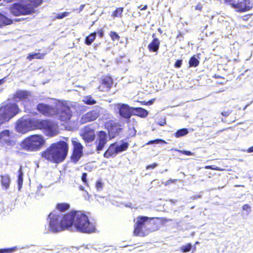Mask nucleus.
Wrapping results in <instances>:
<instances>
[{
    "label": "nucleus",
    "instance_id": "f257e3e1",
    "mask_svg": "<svg viewBox=\"0 0 253 253\" xmlns=\"http://www.w3.org/2000/svg\"><path fill=\"white\" fill-rule=\"evenodd\" d=\"M49 230L54 233L68 229L73 226L78 232L84 233L94 232L95 223L89 220L88 216L82 211H73L63 215L58 212L48 215Z\"/></svg>",
    "mask_w": 253,
    "mask_h": 253
},
{
    "label": "nucleus",
    "instance_id": "f03ea898",
    "mask_svg": "<svg viewBox=\"0 0 253 253\" xmlns=\"http://www.w3.org/2000/svg\"><path fill=\"white\" fill-rule=\"evenodd\" d=\"M68 151V146L67 143L60 141L52 143L44 151L41 153V156L50 162L58 164L65 160Z\"/></svg>",
    "mask_w": 253,
    "mask_h": 253
},
{
    "label": "nucleus",
    "instance_id": "7ed1b4c3",
    "mask_svg": "<svg viewBox=\"0 0 253 253\" xmlns=\"http://www.w3.org/2000/svg\"><path fill=\"white\" fill-rule=\"evenodd\" d=\"M19 111L17 104L12 102L10 99L3 103L0 108V125L9 121L15 116Z\"/></svg>",
    "mask_w": 253,
    "mask_h": 253
},
{
    "label": "nucleus",
    "instance_id": "20e7f679",
    "mask_svg": "<svg viewBox=\"0 0 253 253\" xmlns=\"http://www.w3.org/2000/svg\"><path fill=\"white\" fill-rule=\"evenodd\" d=\"M45 140L41 135L35 134L26 138L21 143L23 149L29 151H35L39 150L44 144Z\"/></svg>",
    "mask_w": 253,
    "mask_h": 253
},
{
    "label": "nucleus",
    "instance_id": "39448f33",
    "mask_svg": "<svg viewBox=\"0 0 253 253\" xmlns=\"http://www.w3.org/2000/svg\"><path fill=\"white\" fill-rule=\"evenodd\" d=\"M150 219L146 216H139L136 221L134 230L135 235L145 236L152 231L151 229V223Z\"/></svg>",
    "mask_w": 253,
    "mask_h": 253
},
{
    "label": "nucleus",
    "instance_id": "423d86ee",
    "mask_svg": "<svg viewBox=\"0 0 253 253\" xmlns=\"http://www.w3.org/2000/svg\"><path fill=\"white\" fill-rule=\"evenodd\" d=\"M36 129L43 130L44 133L48 136H53L57 134V126L52 121L48 120L36 119Z\"/></svg>",
    "mask_w": 253,
    "mask_h": 253
},
{
    "label": "nucleus",
    "instance_id": "0eeeda50",
    "mask_svg": "<svg viewBox=\"0 0 253 253\" xmlns=\"http://www.w3.org/2000/svg\"><path fill=\"white\" fill-rule=\"evenodd\" d=\"M55 115L61 121L66 122L71 119V111L66 102L57 101L55 104Z\"/></svg>",
    "mask_w": 253,
    "mask_h": 253
},
{
    "label": "nucleus",
    "instance_id": "6e6552de",
    "mask_svg": "<svg viewBox=\"0 0 253 253\" xmlns=\"http://www.w3.org/2000/svg\"><path fill=\"white\" fill-rule=\"evenodd\" d=\"M9 10L10 13L14 16L29 15L34 12L33 7L29 4H26V2L15 3L9 7Z\"/></svg>",
    "mask_w": 253,
    "mask_h": 253
},
{
    "label": "nucleus",
    "instance_id": "1a4fd4ad",
    "mask_svg": "<svg viewBox=\"0 0 253 253\" xmlns=\"http://www.w3.org/2000/svg\"><path fill=\"white\" fill-rule=\"evenodd\" d=\"M35 118H22L19 120L16 124V130L17 131L25 133L31 130L36 129Z\"/></svg>",
    "mask_w": 253,
    "mask_h": 253
},
{
    "label": "nucleus",
    "instance_id": "9d476101",
    "mask_svg": "<svg viewBox=\"0 0 253 253\" xmlns=\"http://www.w3.org/2000/svg\"><path fill=\"white\" fill-rule=\"evenodd\" d=\"M115 110L120 115L126 119H129L133 115V107H129L128 105L119 103L115 105Z\"/></svg>",
    "mask_w": 253,
    "mask_h": 253
},
{
    "label": "nucleus",
    "instance_id": "9b49d317",
    "mask_svg": "<svg viewBox=\"0 0 253 253\" xmlns=\"http://www.w3.org/2000/svg\"><path fill=\"white\" fill-rule=\"evenodd\" d=\"M239 12H244L250 10L253 7V3L250 0H237L234 1L232 5Z\"/></svg>",
    "mask_w": 253,
    "mask_h": 253
},
{
    "label": "nucleus",
    "instance_id": "f8f14e48",
    "mask_svg": "<svg viewBox=\"0 0 253 253\" xmlns=\"http://www.w3.org/2000/svg\"><path fill=\"white\" fill-rule=\"evenodd\" d=\"M74 151L71 156V160L74 164H76L83 155V146L76 140H73Z\"/></svg>",
    "mask_w": 253,
    "mask_h": 253
},
{
    "label": "nucleus",
    "instance_id": "ddd939ff",
    "mask_svg": "<svg viewBox=\"0 0 253 253\" xmlns=\"http://www.w3.org/2000/svg\"><path fill=\"white\" fill-rule=\"evenodd\" d=\"M15 142L11 139L8 130H4L0 133V146H13Z\"/></svg>",
    "mask_w": 253,
    "mask_h": 253
},
{
    "label": "nucleus",
    "instance_id": "4468645a",
    "mask_svg": "<svg viewBox=\"0 0 253 253\" xmlns=\"http://www.w3.org/2000/svg\"><path fill=\"white\" fill-rule=\"evenodd\" d=\"M37 108L41 113L46 116L54 115L56 112L55 107L43 103L38 104Z\"/></svg>",
    "mask_w": 253,
    "mask_h": 253
},
{
    "label": "nucleus",
    "instance_id": "2eb2a0df",
    "mask_svg": "<svg viewBox=\"0 0 253 253\" xmlns=\"http://www.w3.org/2000/svg\"><path fill=\"white\" fill-rule=\"evenodd\" d=\"M107 141V135L105 131H100L98 134L97 138L95 141L96 150L99 152L102 150Z\"/></svg>",
    "mask_w": 253,
    "mask_h": 253
},
{
    "label": "nucleus",
    "instance_id": "dca6fc26",
    "mask_svg": "<svg viewBox=\"0 0 253 253\" xmlns=\"http://www.w3.org/2000/svg\"><path fill=\"white\" fill-rule=\"evenodd\" d=\"M31 96V93L26 90H17L13 94L12 100L10 99L12 102L13 101L16 102L20 100H26Z\"/></svg>",
    "mask_w": 253,
    "mask_h": 253
},
{
    "label": "nucleus",
    "instance_id": "f3484780",
    "mask_svg": "<svg viewBox=\"0 0 253 253\" xmlns=\"http://www.w3.org/2000/svg\"><path fill=\"white\" fill-rule=\"evenodd\" d=\"M113 84V80L110 77H104L101 79V84L99 86L100 91H108Z\"/></svg>",
    "mask_w": 253,
    "mask_h": 253
},
{
    "label": "nucleus",
    "instance_id": "a211bd4d",
    "mask_svg": "<svg viewBox=\"0 0 253 253\" xmlns=\"http://www.w3.org/2000/svg\"><path fill=\"white\" fill-rule=\"evenodd\" d=\"M82 136L85 142L89 143L92 141L94 139V131L90 128L85 127L84 129V132L82 134Z\"/></svg>",
    "mask_w": 253,
    "mask_h": 253
},
{
    "label": "nucleus",
    "instance_id": "6ab92c4d",
    "mask_svg": "<svg viewBox=\"0 0 253 253\" xmlns=\"http://www.w3.org/2000/svg\"><path fill=\"white\" fill-rule=\"evenodd\" d=\"M98 116V112L96 111L93 110L90 111L82 116L81 122L82 123L84 124L88 122L93 121L95 120Z\"/></svg>",
    "mask_w": 253,
    "mask_h": 253
},
{
    "label": "nucleus",
    "instance_id": "aec40b11",
    "mask_svg": "<svg viewBox=\"0 0 253 253\" xmlns=\"http://www.w3.org/2000/svg\"><path fill=\"white\" fill-rule=\"evenodd\" d=\"M118 154L116 149V143H113L108 148L107 150L104 153V157L108 158L110 157L113 156Z\"/></svg>",
    "mask_w": 253,
    "mask_h": 253
},
{
    "label": "nucleus",
    "instance_id": "412c9836",
    "mask_svg": "<svg viewBox=\"0 0 253 253\" xmlns=\"http://www.w3.org/2000/svg\"><path fill=\"white\" fill-rule=\"evenodd\" d=\"M160 41L157 38H154L148 45V48L151 52H157L160 46Z\"/></svg>",
    "mask_w": 253,
    "mask_h": 253
},
{
    "label": "nucleus",
    "instance_id": "4be33fe9",
    "mask_svg": "<svg viewBox=\"0 0 253 253\" xmlns=\"http://www.w3.org/2000/svg\"><path fill=\"white\" fill-rule=\"evenodd\" d=\"M1 183L4 188L6 190L9 188V184L10 183V178L8 174L1 175Z\"/></svg>",
    "mask_w": 253,
    "mask_h": 253
},
{
    "label": "nucleus",
    "instance_id": "5701e85b",
    "mask_svg": "<svg viewBox=\"0 0 253 253\" xmlns=\"http://www.w3.org/2000/svg\"><path fill=\"white\" fill-rule=\"evenodd\" d=\"M12 23V20L0 13V28H2L6 25H10Z\"/></svg>",
    "mask_w": 253,
    "mask_h": 253
},
{
    "label": "nucleus",
    "instance_id": "b1692460",
    "mask_svg": "<svg viewBox=\"0 0 253 253\" xmlns=\"http://www.w3.org/2000/svg\"><path fill=\"white\" fill-rule=\"evenodd\" d=\"M133 115H137L141 117H145L148 115L147 111L142 108H134Z\"/></svg>",
    "mask_w": 253,
    "mask_h": 253
},
{
    "label": "nucleus",
    "instance_id": "393cba45",
    "mask_svg": "<svg viewBox=\"0 0 253 253\" xmlns=\"http://www.w3.org/2000/svg\"><path fill=\"white\" fill-rule=\"evenodd\" d=\"M121 129V128H119L116 126H111L108 129L109 136L111 138H114L117 134L119 133Z\"/></svg>",
    "mask_w": 253,
    "mask_h": 253
},
{
    "label": "nucleus",
    "instance_id": "a878e982",
    "mask_svg": "<svg viewBox=\"0 0 253 253\" xmlns=\"http://www.w3.org/2000/svg\"><path fill=\"white\" fill-rule=\"evenodd\" d=\"M18 176L17 179V183L18 186V190H20L21 188L22 187L23 182V172L22 170L21 167L18 170Z\"/></svg>",
    "mask_w": 253,
    "mask_h": 253
},
{
    "label": "nucleus",
    "instance_id": "bb28decb",
    "mask_svg": "<svg viewBox=\"0 0 253 253\" xmlns=\"http://www.w3.org/2000/svg\"><path fill=\"white\" fill-rule=\"evenodd\" d=\"M45 54L43 53H30L27 56V59L30 60H32L34 59H43L44 57Z\"/></svg>",
    "mask_w": 253,
    "mask_h": 253
},
{
    "label": "nucleus",
    "instance_id": "cd10ccee",
    "mask_svg": "<svg viewBox=\"0 0 253 253\" xmlns=\"http://www.w3.org/2000/svg\"><path fill=\"white\" fill-rule=\"evenodd\" d=\"M56 207H57V210L59 211H54L53 212H58L60 213L61 214H62L60 211H64L68 210L70 206L68 204L61 203V204H57ZM53 213V212H51L50 213Z\"/></svg>",
    "mask_w": 253,
    "mask_h": 253
},
{
    "label": "nucleus",
    "instance_id": "c85d7f7f",
    "mask_svg": "<svg viewBox=\"0 0 253 253\" xmlns=\"http://www.w3.org/2000/svg\"><path fill=\"white\" fill-rule=\"evenodd\" d=\"M96 37L95 32L90 34L88 36L86 37L85 39V43L86 45H90L95 40Z\"/></svg>",
    "mask_w": 253,
    "mask_h": 253
},
{
    "label": "nucleus",
    "instance_id": "c756f323",
    "mask_svg": "<svg viewBox=\"0 0 253 253\" xmlns=\"http://www.w3.org/2000/svg\"><path fill=\"white\" fill-rule=\"evenodd\" d=\"M128 147V144L127 142H123L121 144H116V149L118 152V154L126 150Z\"/></svg>",
    "mask_w": 253,
    "mask_h": 253
},
{
    "label": "nucleus",
    "instance_id": "7c9ffc66",
    "mask_svg": "<svg viewBox=\"0 0 253 253\" xmlns=\"http://www.w3.org/2000/svg\"><path fill=\"white\" fill-rule=\"evenodd\" d=\"M42 2V0H27L26 3L29 4L31 6H32L35 10V8L39 6Z\"/></svg>",
    "mask_w": 253,
    "mask_h": 253
},
{
    "label": "nucleus",
    "instance_id": "2f4dec72",
    "mask_svg": "<svg viewBox=\"0 0 253 253\" xmlns=\"http://www.w3.org/2000/svg\"><path fill=\"white\" fill-rule=\"evenodd\" d=\"M83 101L88 105H93L96 103V101L90 95L84 97Z\"/></svg>",
    "mask_w": 253,
    "mask_h": 253
},
{
    "label": "nucleus",
    "instance_id": "473e14b6",
    "mask_svg": "<svg viewBox=\"0 0 253 253\" xmlns=\"http://www.w3.org/2000/svg\"><path fill=\"white\" fill-rule=\"evenodd\" d=\"M189 67H196L198 66L199 64V61L195 56H192L189 61Z\"/></svg>",
    "mask_w": 253,
    "mask_h": 253
},
{
    "label": "nucleus",
    "instance_id": "72a5a7b5",
    "mask_svg": "<svg viewBox=\"0 0 253 253\" xmlns=\"http://www.w3.org/2000/svg\"><path fill=\"white\" fill-rule=\"evenodd\" d=\"M188 130L187 128H182L177 130L175 134L176 137H180L188 134Z\"/></svg>",
    "mask_w": 253,
    "mask_h": 253
},
{
    "label": "nucleus",
    "instance_id": "f704fd0d",
    "mask_svg": "<svg viewBox=\"0 0 253 253\" xmlns=\"http://www.w3.org/2000/svg\"><path fill=\"white\" fill-rule=\"evenodd\" d=\"M123 8L119 7L117 8L112 14V16L114 17H122V13L123 12Z\"/></svg>",
    "mask_w": 253,
    "mask_h": 253
},
{
    "label": "nucleus",
    "instance_id": "c9c22d12",
    "mask_svg": "<svg viewBox=\"0 0 253 253\" xmlns=\"http://www.w3.org/2000/svg\"><path fill=\"white\" fill-rule=\"evenodd\" d=\"M19 248H18L16 246L14 247L13 248L5 249H0V253H12L16 250H17Z\"/></svg>",
    "mask_w": 253,
    "mask_h": 253
},
{
    "label": "nucleus",
    "instance_id": "e433bc0d",
    "mask_svg": "<svg viewBox=\"0 0 253 253\" xmlns=\"http://www.w3.org/2000/svg\"><path fill=\"white\" fill-rule=\"evenodd\" d=\"M159 143H166V142L162 139H156L155 140H151L149 141L147 144H159Z\"/></svg>",
    "mask_w": 253,
    "mask_h": 253
},
{
    "label": "nucleus",
    "instance_id": "4c0bfd02",
    "mask_svg": "<svg viewBox=\"0 0 253 253\" xmlns=\"http://www.w3.org/2000/svg\"><path fill=\"white\" fill-rule=\"evenodd\" d=\"M110 36L113 41L119 40L120 39V36L115 32H111Z\"/></svg>",
    "mask_w": 253,
    "mask_h": 253
},
{
    "label": "nucleus",
    "instance_id": "58836bf2",
    "mask_svg": "<svg viewBox=\"0 0 253 253\" xmlns=\"http://www.w3.org/2000/svg\"><path fill=\"white\" fill-rule=\"evenodd\" d=\"M192 248V246L190 244H189L186 246L182 247V250L183 252H189Z\"/></svg>",
    "mask_w": 253,
    "mask_h": 253
},
{
    "label": "nucleus",
    "instance_id": "ea45409f",
    "mask_svg": "<svg viewBox=\"0 0 253 253\" xmlns=\"http://www.w3.org/2000/svg\"><path fill=\"white\" fill-rule=\"evenodd\" d=\"M243 210L247 211V215H248L251 211V207L248 204H246L243 206Z\"/></svg>",
    "mask_w": 253,
    "mask_h": 253
},
{
    "label": "nucleus",
    "instance_id": "a19ab883",
    "mask_svg": "<svg viewBox=\"0 0 253 253\" xmlns=\"http://www.w3.org/2000/svg\"><path fill=\"white\" fill-rule=\"evenodd\" d=\"M69 13L68 12H65L61 14H58L56 16V18L58 19H62L65 17L69 15Z\"/></svg>",
    "mask_w": 253,
    "mask_h": 253
},
{
    "label": "nucleus",
    "instance_id": "79ce46f5",
    "mask_svg": "<svg viewBox=\"0 0 253 253\" xmlns=\"http://www.w3.org/2000/svg\"><path fill=\"white\" fill-rule=\"evenodd\" d=\"M96 188H97V190H101L103 188L102 183L100 181H97L96 183Z\"/></svg>",
    "mask_w": 253,
    "mask_h": 253
},
{
    "label": "nucleus",
    "instance_id": "37998d69",
    "mask_svg": "<svg viewBox=\"0 0 253 253\" xmlns=\"http://www.w3.org/2000/svg\"><path fill=\"white\" fill-rule=\"evenodd\" d=\"M177 151L183 154L188 155V156H191L193 154L191 152H190L189 151H186V150H177Z\"/></svg>",
    "mask_w": 253,
    "mask_h": 253
},
{
    "label": "nucleus",
    "instance_id": "c03bdc74",
    "mask_svg": "<svg viewBox=\"0 0 253 253\" xmlns=\"http://www.w3.org/2000/svg\"><path fill=\"white\" fill-rule=\"evenodd\" d=\"M182 60H177L174 64L175 67L178 68H180L182 65Z\"/></svg>",
    "mask_w": 253,
    "mask_h": 253
},
{
    "label": "nucleus",
    "instance_id": "a18cd8bd",
    "mask_svg": "<svg viewBox=\"0 0 253 253\" xmlns=\"http://www.w3.org/2000/svg\"><path fill=\"white\" fill-rule=\"evenodd\" d=\"M157 123L160 126H163L166 123V120L165 119H161L160 120L158 121Z\"/></svg>",
    "mask_w": 253,
    "mask_h": 253
},
{
    "label": "nucleus",
    "instance_id": "49530a36",
    "mask_svg": "<svg viewBox=\"0 0 253 253\" xmlns=\"http://www.w3.org/2000/svg\"><path fill=\"white\" fill-rule=\"evenodd\" d=\"M176 180H177L176 179H170L169 180L167 181L165 183V185L166 186L169 185L170 184H171L172 183H174V182H176Z\"/></svg>",
    "mask_w": 253,
    "mask_h": 253
},
{
    "label": "nucleus",
    "instance_id": "de8ad7c7",
    "mask_svg": "<svg viewBox=\"0 0 253 253\" xmlns=\"http://www.w3.org/2000/svg\"><path fill=\"white\" fill-rule=\"evenodd\" d=\"M86 178H87L86 173H84L82 176V180L84 183H86L87 182Z\"/></svg>",
    "mask_w": 253,
    "mask_h": 253
},
{
    "label": "nucleus",
    "instance_id": "09e8293b",
    "mask_svg": "<svg viewBox=\"0 0 253 253\" xmlns=\"http://www.w3.org/2000/svg\"><path fill=\"white\" fill-rule=\"evenodd\" d=\"M231 113V111L230 110L225 111H223L221 112V115L223 116L227 117V116H228Z\"/></svg>",
    "mask_w": 253,
    "mask_h": 253
},
{
    "label": "nucleus",
    "instance_id": "8fccbe9b",
    "mask_svg": "<svg viewBox=\"0 0 253 253\" xmlns=\"http://www.w3.org/2000/svg\"><path fill=\"white\" fill-rule=\"evenodd\" d=\"M157 164H156V163H154L152 165H148L147 167H146V169H153L154 168H155L157 166Z\"/></svg>",
    "mask_w": 253,
    "mask_h": 253
},
{
    "label": "nucleus",
    "instance_id": "3c124183",
    "mask_svg": "<svg viewBox=\"0 0 253 253\" xmlns=\"http://www.w3.org/2000/svg\"><path fill=\"white\" fill-rule=\"evenodd\" d=\"M201 197V195H195V196H192L191 198V200H194L195 199H197L198 198H200Z\"/></svg>",
    "mask_w": 253,
    "mask_h": 253
},
{
    "label": "nucleus",
    "instance_id": "603ef678",
    "mask_svg": "<svg viewBox=\"0 0 253 253\" xmlns=\"http://www.w3.org/2000/svg\"><path fill=\"white\" fill-rule=\"evenodd\" d=\"M98 34L100 36V37L102 38L103 37V35H104V32L102 30H100L98 32Z\"/></svg>",
    "mask_w": 253,
    "mask_h": 253
},
{
    "label": "nucleus",
    "instance_id": "864d4df0",
    "mask_svg": "<svg viewBox=\"0 0 253 253\" xmlns=\"http://www.w3.org/2000/svg\"><path fill=\"white\" fill-rule=\"evenodd\" d=\"M6 78H4L0 80V85L3 84L5 82Z\"/></svg>",
    "mask_w": 253,
    "mask_h": 253
},
{
    "label": "nucleus",
    "instance_id": "5fc2aeb1",
    "mask_svg": "<svg viewBox=\"0 0 253 253\" xmlns=\"http://www.w3.org/2000/svg\"><path fill=\"white\" fill-rule=\"evenodd\" d=\"M248 152L249 153H252L253 152V146L250 148H249L248 150Z\"/></svg>",
    "mask_w": 253,
    "mask_h": 253
},
{
    "label": "nucleus",
    "instance_id": "6e6d98bb",
    "mask_svg": "<svg viewBox=\"0 0 253 253\" xmlns=\"http://www.w3.org/2000/svg\"><path fill=\"white\" fill-rule=\"evenodd\" d=\"M4 1H6L7 2H11L15 1H20L21 0H4Z\"/></svg>",
    "mask_w": 253,
    "mask_h": 253
},
{
    "label": "nucleus",
    "instance_id": "4d7b16f0",
    "mask_svg": "<svg viewBox=\"0 0 253 253\" xmlns=\"http://www.w3.org/2000/svg\"><path fill=\"white\" fill-rule=\"evenodd\" d=\"M201 8H202V7L200 5H197L196 7V9L197 10H201Z\"/></svg>",
    "mask_w": 253,
    "mask_h": 253
},
{
    "label": "nucleus",
    "instance_id": "13d9d810",
    "mask_svg": "<svg viewBox=\"0 0 253 253\" xmlns=\"http://www.w3.org/2000/svg\"><path fill=\"white\" fill-rule=\"evenodd\" d=\"M147 8V6L146 5H144L142 8H141V10H144L146 9Z\"/></svg>",
    "mask_w": 253,
    "mask_h": 253
},
{
    "label": "nucleus",
    "instance_id": "bf43d9fd",
    "mask_svg": "<svg viewBox=\"0 0 253 253\" xmlns=\"http://www.w3.org/2000/svg\"><path fill=\"white\" fill-rule=\"evenodd\" d=\"M205 168L207 169H212L211 168V166H206L205 167Z\"/></svg>",
    "mask_w": 253,
    "mask_h": 253
},
{
    "label": "nucleus",
    "instance_id": "052dcab7",
    "mask_svg": "<svg viewBox=\"0 0 253 253\" xmlns=\"http://www.w3.org/2000/svg\"><path fill=\"white\" fill-rule=\"evenodd\" d=\"M84 5H81V6H80L81 10H82V9L84 8Z\"/></svg>",
    "mask_w": 253,
    "mask_h": 253
},
{
    "label": "nucleus",
    "instance_id": "680f3d73",
    "mask_svg": "<svg viewBox=\"0 0 253 253\" xmlns=\"http://www.w3.org/2000/svg\"><path fill=\"white\" fill-rule=\"evenodd\" d=\"M247 106H248V105H246V106L244 107V110H245V109H246V108L247 107Z\"/></svg>",
    "mask_w": 253,
    "mask_h": 253
},
{
    "label": "nucleus",
    "instance_id": "e2e57ef3",
    "mask_svg": "<svg viewBox=\"0 0 253 253\" xmlns=\"http://www.w3.org/2000/svg\"><path fill=\"white\" fill-rule=\"evenodd\" d=\"M81 189L83 190H84V188L83 187H81Z\"/></svg>",
    "mask_w": 253,
    "mask_h": 253
},
{
    "label": "nucleus",
    "instance_id": "0e129e2a",
    "mask_svg": "<svg viewBox=\"0 0 253 253\" xmlns=\"http://www.w3.org/2000/svg\"><path fill=\"white\" fill-rule=\"evenodd\" d=\"M126 206L128 207H130V206L129 205H126Z\"/></svg>",
    "mask_w": 253,
    "mask_h": 253
},
{
    "label": "nucleus",
    "instance_id": "69168bd1",
    "mask_svg": "<svg viewBox=\"0 0 253 253\" xmlns=\"http://www.w3.org/2000/svg\"><path fill=\"white\" fill-rule=\"evenodd\" d=\"M188 217V215H186V216H185V217Z\"/></svg>",
    "mask_w": 253,
    "mask_h": 253
},
{
    "label": "nucleus",
    "instance_id": "338daca9",
    "mask_svg": "<svg viewBox=\"0 0 253 253\" xmlns=\"http://www.w3.org/2000/svg\"><path fill=\"white\" fill-rule=\"evenodd\" d=\"M198 243H198V242H197L196 243V244H198Z\"/></svg>",
    "mask_w": 253,
    "mask_h": 253
}]
</instances>
